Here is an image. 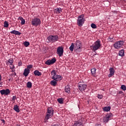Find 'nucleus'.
<instances>
[{"instance_id": "1", "label": "nucleus", "mask_w": 126, "mask_h": 126, "mask_svg": "<svg viewBox=\"0 0 126 126\" xmlns=\"http://www.w3.org/2000/svg\"><path fill=\"white\" fill-rule=\"evenodd\" d=\"M54 116V109L52 107H49L47 109L46 115L45 118V123L48 122V120L52 119V117Z\"/></svg>"}, {"instance_id": "2", "label": "nucleus", "mask_w": 126, "mask_h": 126, "mask_svg": "<svg viewBox=\"0 0 126 126\" xmlns=\"http://www.w3.org/2000/svg\"><path fill=\"white\" fill-rule=\"evenodd\" d=\"M51 78L56 81H61L63 79V77L61 75H57V72L55 70H53L51 72Z\"/></svg>"}, {"instance_id": "3", "label": "nucleus", "mask_w": 126, "mask_h": 126, "mask_svg": "<svg viewBox=\"0 0 126 126\" xmlns=\"http://www.w3.org/2000/svg\"><path fill=\"white\" fill-rule=\"evenodd\" d=\"M84 22H85V19H84V15L82 14L78 17V19L77 20V24L80 27L83 26V24H84Z\"/></svg>"}, {"instance_id": "4", "label": "nucleus", "mask_w": 126, "mask_h": 126, "mask_svg": "<svg viewBox=\"0 0 126 126\" xmlns=\"http://www.w3.org/2000/svg\"><path fill=\"white\" fill-rule=\"evenodd\" d=\"M91 47L93 48V51L94 52L99 50V49H101V41L99 40H96Z\"/></svg>"}, {"instance_id": "5", "label": "nucleus", "mask_w": 126, "mask_h": 126, "mask_svg": "<svg viewBox=\"0 0 126 126\" xmlns=\"http://www.w3.org/2000/svg\"><path fill=\"white\" fill-rule=\"evenodd\" d=\"M48 40V43H55V42H57V41H59V36L58 35H50L47 37Z\"/></svg>"}, {"instance_id": "6", "label": "nucleus", "mask_w": 126, "mask_h": 126, "mask_svg": "<svg viewBox=\"0 0 126 126\" xmlns=\"http://www.w3.org/2000/svg\"><path fill=\"white\" fill-rule=\"evenodd\" d=\"M32 25L35 26V27L41 25V20H40L39 18L34 17V18L32 20Z\"/></svg>"}, {"instance_id": "7", "label": "nucleus", "mask_w": 126, "mask_h": 126, "mask_svg": "<svg viewBox=\"0 0 126 126\" xmlns=\"http://www.w3.org/2000/svg\"><path fill=\"white\" fill-rule=\"evenodd\" d=\"M124 43L125 42L123 40L117 41L114 44V47L117 49H120L122 46H124Z\"/></svg>"}, {"instance_id": "8", "label": "nucleus", "mask_w": 126, "mask_h": 126, "mask_svg": "<svg viewBox=\"0 0 126 126\" xmlns=\"http://www.w3.org/2000/svg\"><path fill=\"white\" fill-rule=\"evenodd\" d=\"M112 118L113 114L112 113H108L103 118V123H107L110 121V120H112Z\"/></svg>"}, {"instance_id": "9", "label": "nucleus", "mask_w": 126, "mask_h": 126, "mask_svg": "<svg viewBox=\"0 0 126 126\" xmlns=\"http://www.w3.org/2000/svg\"><path fill=\"white\" fill-rule=\"evenodd\" d=\"M57 54L59 57H62L63 55V46H59L57 48Z\"/></svg>"}, {"instance_id": "10", "label": "nucleus", "mask_w": 126, "mask_h": 126, "mask_svg": "<svg viewBox=\"0 0 126 126\" xmlns=\"http://www.w3.org/2000/svg\"><path fill=\"white\" fill-rule=\"evenodd\" d=\"M81 83H79L78 88L80 90V91H81V92L84 91L85 89H86V88L87 87V85L86 84H81Z\"/></svg>"}, {"instance_id": "11", "label": "nucleus", "mask_w": 126, "mask_h": 126, "mask_svg": "<svg viewBox=\"0 0 126 126\" xmlns=\"http://www.w3.org/2000/svg\"><path fill=\"white\" fill-rule=\"evenodd\" d=\"M56 62H57V60H56V58H53L52 60H48L46 61L45 64L51 65V64H54Z\"/></svg>"}, {"instance_id": "12", "label": "nucleus", "mask_w": 126, "mask_h": 126, "mask_svg": "<svg viewBox=\"0 0 126 126\" xmlns=\"http://www.w3.org/2000/svg\"><path fill=\"white\" fill-rule=\"evenodd\" d=\"M0 93L1 95H6L7 96V95L10 93V91H9V89H8L2 90L0 91Z\"/></svg>"}, {"instance_id": "13", "label": "nucleus", "mask_w": 126, "mask_h": 126, "mask_svg": "<svg viewBox=\"0 0 126 126\" xmlns=\"http://www.w3.org/2000/svg\"><path fill=\"white\" fill-rule=\"evenodd\" d=\"M81 47H82L81 42L77 41L75 43V49H76V50H79V49H81Z\"/></svg>"}, {"instance_id": "14", "label": "nucleus", "mask_w": 126, "mask_h": 126, "mask_svg": "<svg viewBox=\"0 0 126 126\" xmlns=\"http://www.w3.org/2000/svg\"><path fill=\"white\" fill-rule=\"evenodd\" d=\"M29 73H30V70L28 68H25L24 71L23 75H24L25 77H27Z\"/></svg>"}, {"instance_id": "15", "label": "nucleus", "mask_w": 126, "mask_h": 126, "mask_svg": "<svg viewBox=\"0 0 126 126\" xmlns=\"http://www.w3.org/2000/svg\"><path fill=\"white\" fill-rule=\"evenodd\" d=\"M11 34H14L15 35H20L21 32H19V31H17L16 30H13L10 32Z\"/></svg>"}, {"instance_id": "16", "label": "nucleus", "mask_w": 126, "mask_h": 126, "mask_svg": "<svg viewBox=\"0 0 126 126\" xmlns=\"http://www.w3.org/2000/svg\"><path fill=\"white\" fill-rule=\"evenodd\" d=\"M96 70H97V69L96 68H92L91 70V73L93 76H95L96 75Z\"/></svg>"}, {"instance_id": "17", "label": "nucleus", "mask_w": 126, "mask_h": 126, "mask_svg": "<svg viewBox=\"0 0 126 126\" xmlns=\"http://www.w3.org/2000/svg\"><path fill=\"white\" fill-rule=\"evenodd\" d=\"M33 73L34 75H35V76H40V75H42L41 72H40L38 70H37L34 71Z\"/></svg>"}, {"instance_id": "18", "label": "nucleus", "mask_w": 126, "mask_h": 126, "mask_svg": "<svg viewBox=\"0 0 126 126\" xmlns=\"http://www.w3.org/2000/svg\"><path fill=\"white\" fill-rule=\"evenodd\" d=\"M13 110H14L15 112H17V113H19V112H20V110L19 109V108L18 107V105H14Z\"/></svg>"}, {"instance_id": "19", "label": "nucleus", "mask_w": 126, "mask_h": 126, "mask_svg": "<svg viewBox=\"0 0 126 126\" xmlns=\"http://www.w3.org/2000/svg\"><path fill=\"white\" fill-rule=\"evenodd\" d=\"M18 19L19 20H21V24H22V25H24L25 24V20L23 19L22 17H19L18 18Z\"/></svg>"}, {"instance_id": "20", "label": "nucleus", "mask_w": 126, "mask_h": 126, "mask_svg": "<svg viewBox=\"0 0 126 126\" xmlns=\"http://www.w3.org/2000/svg\"><path fill=\"white\" fill-rule=\"evenodd\" d=\"M57 81H56L55 80H52L51 82H50V84L51 85H52V86H56V85H57Z\"/></svg>"}, {"instance_id": "21", "label": "nucleus", "mask_w": 126, "mask_h": 126, "mask_svg": "<svg viewBox=\"0 0 126 126\" xmlns=\"http://www.w3.org/2000/svg\"><path fill=\"white\" fill-rule=\"evenodd\" d=\"M119 56H120V57H124V56H125V50H124V49L119 51Z\"/></svg>"}, {"instance_id": "22", "label": "nucleus", "mask_w": 126, "mask_h": 126, "mask_svg": "<svg viewBox=\"0 0 126 126\" xmlns=\"http://www.w3.org/2000/svg\"><path fill=\"white\" fill-rule=\"evenodd\" d=\"M64 90L66 93L69 94L70 93V88H69V87H68V86L65 87Z\"/></svg>"}, {"instance_id": "23", "label": "nucleus", "mask_w": 126, "mask_h": 126, "mask_svg": "<svg viewBox=\"0 0 126 126\" xmlns=\"http://www.w3.org/2000/svg\"><path fill=\"white\" fill-rule=\"evenodd\" d=\"M111 110V107L110 106H106L103 108V111L104 112H109Z\"/></svg>"}, {"instance_id": "24", "label": "nucleus", "mask_w": 126, "mask_h": 126, "mask_svg": "<svg viewBox=\"0 0 126 126\" xmlns=\"http://www.w3.org/2000/svg\"><path fill=\"white\" fill-rule=\"evenodd\" d=\"M69 49L71 52H73V49H74V44L73 43H71Z\"/></svg>"}, {"instance_id": "25", "label": "nucleus", "mask_w": 126, "mask_h": 126, "mask_svg": "<svg viewBox=\"0 0 126 126\" xmlns=\"http://www.w3.org/2000/svg\"><path fill=\"white\" fill-rule=\"evenodd\" d=\"M54 11L56 13H61L62 12V9L61 8H57L55 9Z\"/></svg>"}, {"instance_id": "26", "label": "nucleus", "mask_w": 126, "mask_h": 126, "mask_svg": "<svg viewBox=\"0 0 126 126\" xmlns=\"http://www.w3.org/2000/svg\"><path fill=\"white\" fill-rule=\"evenodd\" d=\"M27 87L28 88H32V83L31 82H28L27 83Z\"/></svg>"}, {"instance_id": "27", "label": "nucleus", "mask_w": 126, "mask_h": 126, "mask_svg": "<svg viewBox=\"0 0 126 126\" xmlns=\"http://www.w3.org/2000/svg\"><path fill=\"white\" fill-rule=\"evenodd\" d=\"M110 70V73H112V74H115V69H114V68L110 67L109 69Z\"/></svg>"}, {"instance_id": "28", "label": "nucleus", "mask_w": 126, "mask_h": 126, "mask_svg": "<svg viewBox=\"0 0 126 126\" xmlns=\"http://www.w3.org/2000/svg\"><path fill=\"white\" fill-rule=\"evenodd\" d=\"M58 102L59 103V104H63V98H59L57 99Z\"/></svg>"}, {"instance_id": "29", "label": "nucleus", "mask_w": 126, "mask_h": 126, "mask_svg": "<svg viewBox=\"0 0 126 126\" xmlns=\"http://www.w3.org/2000/svg\"><path fill=\"white\" fill-rule=\"evenodd\" d=\"M8 22H7L6 21H5L4 22V27H5V28H7V27H8Z\"/></svg>"}, {"instance_id": "30", "label": "nucleus", "mask_w": 126, "mask_h": 126, "mask_svg": "<svg viewBox=\"0 0 126 126\" xmlns=\"http://www.w3.org/2000/svg\"><path fill=\"white\" fill-rule=\"evenodd\" d=\"M24 44L25 47H28L29 46V45H30V43L28 41H25L24 42Z\"/></svg>"}, {"instance_id": "31", "label": "nucleus", "mask_w": 126, "mask_h": 126, "mask_svg": "<svg viewBox=\"0 0 126 126\" xmlns=\"http://www.w3.org/2000/svg\"><path fill=\"white\" fill-rule=\"evenodd\" d=\"M121 89L122 90H124V91H126V87L125 86V85H122L121 87Z\"/></svg>"}, {"instance_id": "32", "label": "nucleus", "mask_w": 126, "mask_h": 126, "mask_svg": "<svg viewBox=\"0 0 126 126\" xmlns=\"http://www.w3.org/2000/svg\"><path fill=\"white\" fill-rule=\"evenodd\" d=\"M91 27L92 28H93V29H96V25H95V24H91Z\"/></svg>"}, {"instance_id": "33", "label": "nucleus", "mask_w": 126, "mask_h": 126, "mask_svg": "<svg viewBox=\"0 0 126 126\" xmlns=\"http://www.w3.org/2000/svg\"><path fill=\"white\" fill-rule=\"evenodd\" d=\"M8 62L10 63V65H12V63H13V59H9Z\"/></svg>"}, {"instance_id": "34", "label": "nucleus", "mask_w": 126, "mask_h": 126, "mask_svg": "<svg viewBox=\"0 0 126 126\" xmlns=\"http://www.w3.org/2000/svg\"><path fill=\"white\" fill-rule=\"evenodd\" d=\"M97 98L98 99H103V95L99 94H97Z\"/></svg>"}, {"instance_id": "35", "label": "nucleus", "mask_w": 126, "mask_h": 126, "mask_svg": "<svg viewBox=\"0 0 126 126\" xmlns=\"http://www.w3.org/2000/svg\"><path fill=\"white\" fill-rule=\"evenodd\" d=\"M33 67V65L32 64H30L29 65L27 66V68L28 69H30L31 68H32Z\"/></svg>"}, {"instance_id": "36", "label": "nucleus", "mask_w": 126, "mask_h": 126, "mask_svg": "<svg viewBox=\"0 0 126 126\" xmlns=\"http://www.w3.org/2000/svg\"><path fill=\"white\" fill-rule=\"evenodd\" d=\"M15 99H16V96H13L12 98V101H13V102L15 101Z\"/></svg>"}, {"instance_id": "37", "label": "nucleus", "mask_w": 126, "mask_h": 126, "mask_svg": "<svg viewBox=\"0 0 126 126\" xmlns=\"http://www.w3.org/2000/svg\"><path fill=\"white\" fill-rule=\"evenodd\" d=\"M21 65H22V62L20 61L18 62V66H21Z\"/></svg>"}, {"instance_id": "38", "label": "nucleus", "mask_w": 126, "mask_h": 126, "mask_svg": "<svg viewBox=\"0 0 126 126\" xmlns=\"http://www.w3.org/2000/svg\"><path fill=\"white\" fill-rule=\"evenodd\" d=\"M11 66H10V69H13V68H15V66H14V65H12H12H10Z\"/></svg>"}, {"instance_id": "39", "label": "nucleus", "mask_w": 126, "mask_h": 126, "mask_svg": "<svg viewBox=\"0 0 126 126\" xmlns=\"http://www.w3.org/2000/svg\"><path fill=\"white\" fill-rule=\"evenodd\" d=\"M113 75H114V74H112L111 73H110V74H109V75H108V77H112V76H113Z\"/></svg>"}, {"instance_id": "40", "label": "nucleus", "mask_w": 126, "mask_h": 126, "mask_svg": "<svg viewBox=\"0 0 126 126\" xmlns=\"http://www.w3.org/2000/svg\"><path fill=\"white\" fill-rule=\"evenodd\" d=\"M13 75L16 76V73L15 72L14 73H12L10 74V76H13Z\"/></svg>"}, {"instance_id": "41", "label": "nucleus", "mask_w": 126, "mask_h": 126, "mask_svg": "<svg viewBox=\"0 0 126 126\" xmlns=\"http://www.w3.org/2000/svg\"><path fill=\"white\" fill-rule=\"evenodd\" d=\"M112 40H113V38L109 37L108 38V41L110 42H112Z\"/></svg>"}, {"instance_id": "42", "label": "nucleus", "mask_w": 126, "mask_h": 126, "mask_svg": "<svg viewBox=\"0 0 126 126\" xmlns=\"http://www.w3.org/2000/svg\"><path fill=\"white\" fill-rule=\"evenodd\" d=\"M1 122H2L3 124H5V121L4 120L1 119Z\"/></svg>"}, {"instance_id": "43", "label": "nucleus", "mask_w": 126, "mask_h": 126, "mask_svg": "<svg viewBox=\"0 0 126 126\" xmlns=\"http://www.w3.org/2000/svg\"><path fill=\"white\" fill-rule=\"evenodd\" d=\"M2 86V82H0V87H1Z\"/></svg>"}, {"instance_id": "44", "label": "nucleus", "mask_w": 126, "mask_h": 126, "mask_svg": "<svg viewBox=\"0 0 126 126\" xmlns=\"http://www.w3.org/2000/svg\"><path fill=\"white\" fill-rule=\"evenodd\" d=\"M95 126H102L101 124H96Z\"/></svg>"}, {"instance_id": "45", "label": "nucleus", "mask_w": 126, "mask_h": 126, "mask_svg": "<svg viewBox=\"0 0 126 126\" xmlns=\"http://www.w3.org/2000/svg\"><path fill=\"white\" fill-rule=\"evenodd\" d=\"M15 70L12 69L11 72H15Z\"/></svg>"}, {"instance_id": "46", "label": "nucleus", "mask_w": 126, "mask_h": 126, "mask_svg": "<svg viewBox=\"0 0 126 126\" xmlns=\"http://www.w3.org/2000/svg\"><path fill=\"white\" fill-rule=\"evenodd\" d=\"M1 80V75H0V81Z\"/></svg>"}, {"instance_id": "47", "label": "nucleus", "mask_w": 126, "mask_h": 126, "mask_svg": "<svg viewBox=\"0 0 126 126\" xmlns=\"http://www.w3.org/2000/svg\"><path fill=\"white\" fill-rule=\"evenodd\" d=\"M9 81H10V79H9Z\"/></svg>"}]
</instances>
